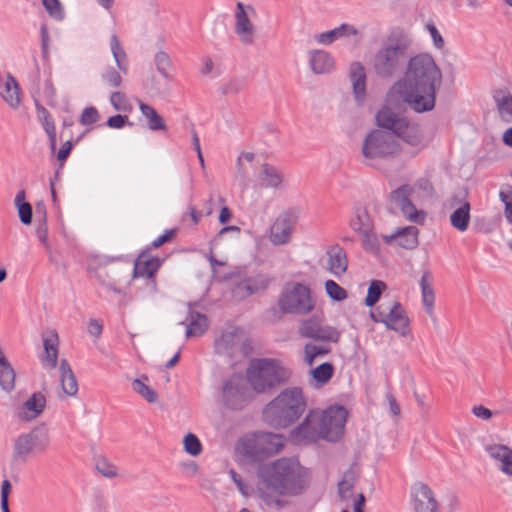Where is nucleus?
<instances>
[{"instance_id":"obj_10","label":"nucleus","mask_w":512,"mask_h":512,"mask_svg":"<svg viewBox=\"0 0 512 512\" xmlns=\"http://www.w3.org/2000/svg\"><path fill=\"white\" fill-rule=\"evenodd\" d=\"M284 437L272 432H260L243 445V453L252 461H263L278 453L284 446Z\"/></svg>"},{"instance_id":"obj_46","label":"nucleus","mask_w":512,"mask_h":512,"mask_svg":"<svg viewBox=\"0 0 512 512\" xmlns=\"http://www.w3.org/2000/svg\"><path fill=\"white\" fill-rule=\"evenodd\" d=\"M403 216L417 224H423L426 218V214L423 211H418L416 206L409 201L402 208H400Z\"/></svg>"},{"instance_id":"obj_23","label":"nucleus","mask_w":512,"mask_h":512,"mask_svg":"<svg viewBox=\"0 0 512 512\" xmlns=\"http://www.w3.org/2000/svg\"><path fill=\"white\" fill-rule=\"evenodd\" d=\"M485 450L493 460L499 462L498 469L512 477V448L504 444H489Z\"/></svg>"},{"instance_id":"obj_49","label":"nucleus","mask_w":512,"mask_h":512,"mask_svg":"<svg viewBox=\"0 0 512 512\" xmlns=\"http://www.w3.org/2000/svg\"><path fill=\"white\" fill-rule=\"evenodd\" d=\"M363 237L362 246L363 249L373 255L380 253V246L377 235L372 231L364 232L361 234Z\"/></svg>"},{"instance_id":"obj_53","label":"nucleus","mask_w":512,"mask_h":512,"mask_svg":"<svg viewBox=\"0 0 512 512\" xmlns=\"http://www.w3.org/2000/svg\"><path fill=\"white\" fill-rule=\"evenodd\" d=\"M499 198L505 205V217L512 224V186H507L506 190H501Z\"/></svg>"},{"instance_id":"obj_32","label":"nucleus","mask_w":512,"mask_h":512,"mask_svg":"<svg viewBox=\"0 0 512 512\" xmlns=\"http://www.w3.org/2000/svg\"><path fill=\"white\" fill-rule=\"evenodd\" d=\"M310 66L314 73H328L334 66L332 56L324 50H315L311 53Z\"/></svg>"},{"instance_id":"obj_30","label":"nucleus","mask_w":512,"mask_h":512,"mask_svg":"<svg viewBox=\"0 0 512 512\" xmlns=\"http://www.w3.org/2000/svg\"><path fill=\"white\" fill-rule=\"evenodd\" d=\"M350 228L359 234L369 232L374 229L373 221L367 209L363 206H357L354 208V215L349 222Z\"/></svg>"},{"instance_id":"obj_36","label":"nucleus","mask_w":512,"mask_h":512,"mask_svg":"<svg viewBox=\"0 0 512 512\" xmlns=\"http://www.w3.org/2000/svg\"><path fill=\"white\" fill-rule=\"evenodd\" d=\"M24 190L17 192L14 203L17 208L18 216L22 224L29 225L32 222L33 210L30 203L25 200Z\"/></svg>"},{"instance_id":"obj_27","label":"nucleus","mask_w":512,"mask_h":512,"mask_svg":"<svg viewBox=\"0 0 512 512\" xmlns=\"http://www.w3.org/2000/svg\"><path fill=\"white\" fill-rule=\"evenodd\" d=\"M350 79L356 100L363 102L366 93V73L360 62H353L351 64Z\"/></svg>"},{"instance_id":"obj_52","label":"nucleus","mask_w":512,"mask_h":512,"mask_svg":"<svg viewBox=\"0 0 512 512\" xmlns=\"http://www.w3.org/2000/svg\"><path fill=\"white\" fill-rule=\"evenodd\" d=\"M245 86V78H233L224 84L221 90L224 95L238 94L245 88Z\"/></svg>"},{"instance_id":"obj_47","label":"nucleus","mask_w":512,"mask_h":512,"mask_svg":"<svg viewBox=\"0 0 512 512\" xmlns=\"http://www.w3.org/2000/svg\"><path fill=\"white\" fill-rule=\"evenodd\" d=\"M184 451L191 456H198L202 452V444L199 438L193 434L188 433L183 439Z\"/></svg>"},{"instance_id":"obj_12","label":"nucleus","mask_w":512,"mask_h":512,"mask_svg":"<svg viewBox=\"0 0 512 512\" xmlns=\"http://www.w3.org/2000/svg\"><path fill=\"white\" fill-rule=\"evenodd\" d=\"M298 217V208L293 207L283 211L271 227L270 241L274 245H284L288 243Z\"/></svg>"},{"instance_id":"obj_51","label":"nucleus","mask_w":512,"mask_h":512,"mask_svg":"<svg viewBox=\"0 0 512 512\" xmlns=\"http://www.w3.org/2000/svg\"><path fill=\"white\" fill-rule=\"evenodd\" d=\"M95 467L104 477L112 478L117 475L116 467L105 457H99L96 460Z\"/></svg>"},{"instance_id":"obj_37","label":"nucleus","mask_w":512,"mask_h":512,"mask_svg":"<svg viewBox=\"0 0 512 512\" xmlns=\"http://www.w3.org/2000/svg\"><path fill=\"white\" fill-rule=\"evenodd\" d=\"M494 100L501 118L506 122L512 121V96L510 93L500 91L494 95Z\"/></svg>"},{"instance_id":"obj_39","label":"nucleus","mask_w":512,"mask_h":512,"mask_svg":"<svg viewBox=\"0 0 512 512\" xmlns=\"http://www.w3.org/2000/svg\"><path fill=\"white\" fill-rule=\"evenodd\" d=\"M110 46H111V51H112V54H113V57L115 59L118 69L122 73L127 74L128 67H129L127 56H126L125 51L123 50V48L120 45L117 35L113 34L111 36Z\"/></svg>"},{"instance_id":"obj_63","label":"nucleus","mask_w":512,"mask_h":512,"mask_svg":"<svg viewBox=\"0 0 512 512\" xmlns=\"http://www.w3.org/2000/svg\"><path fill=\"white\" fill-rule=\"evenodd\" d=\"M128 122V116L116 114L108 118L106 124L110 128L120 129Z\"/></svg>"},{"instance_id":"obj_34","label":"nucleus","mask_w":512,"mask_h":512,"mask_svg":"<svg viewBox=\"0 0 512 512\" xmlns=\"http://www.w3.org/2000/svg\"><path fill=\"white\" fill-rule=\"evenodd\" d=\"M188 324L186 329V336H200L202 335L208 328V318L206 315L196 312L189 311L188 315Z\"/></svg>"},{"instance_id":"obj_3","label":"nucleus","mask_w":512,"mask_h":512,"mask_svg":"<svg viewBox=\"0 0 512 512\" xmlns=\"http://www.w3.org/2000/svg\"><path fill=\"white\" fill-rule=\"evenodd\" d=\"M348 412L343 406H331L320 412L310 410L291 436L296 441L316 442L318 439L338 441L345 428Z\"/></svg>"},{"instance_id":"obj_15","label":"nucleus","mask_w":512,"mask_h":512,"mask_svg":"<svg viewBox=\"0 0 512 512\" xmlns=\"http://www.w3.org/2000/svg\"><path fill=\"white\" fill-rule=\"evenodd\" d=\"M467 190H461L459 193L454 194L450 199L451 207L458 206L450 215L451 225L460 232L468 229L470 222V203L466 200Z\"/></svg>"},{"instance_id":"obj_41","label":"nucleus","mask_w":512,"mask_h":512,"mask_svg":"<svg viewBox=\"0 0 512 512\" xmlns=\"http://www.w3.org/2000/svg\"><path fill=\"white\" fill-rule=\"evenodd\" d=\"M58 336L55 334V341L53 342L50 338H45L43 340V346L45 350V357L43 358V362L47 364L49 368H55L57 366L58 359Z\"/></svg>"},{"instance_id":"obj_18","label":"nucleus","mask_w":512,"mask_h":512,"mask_svg":"<svg viewBox=\"0 0 512 512\" xmlns=\"http://www.w3.org/2000/svg\"><path fill=\"white\" fill-rule=\"evenodd\" d=\"M384 324L387 329L394 330L403 337L410 334L409 318L399 302H394L392 307L386 308Z\"/></svg>"},{"instance_id":"obj_4","label":"nucleus","mask_w":512,"mask_h":512,"mask_svg":"<svg viewBox=\"0 0 512 512\" xmlns=\"http://www.w3.org/2000/svg\"><path fill=\"white\" fill-rule=\"evenodd\" d=\"M410 43L409 36L402 29H393L373 55L372 68L375 75L383 80H391L402 72Z\"/></svg>"},{"instance_id":"obj_33","label":"nucleus","mask_w":512,"mask_h":512,"mask_svg":"<svg viewBox=\"0 0 512 512\" xmlns=\"http://www.w3.org/2000/svg\"><path fill=\"white\" fill-rule=\"evenodd\" d=\"M405 118L398 117L390 108L383 107L376 114V123L380 128L386 129L385 131L395 133L400 122Z\"/></svg>"},{"instance_id":"obj_42","label":"nucleus","mask_w":512,"mask_h":512,"mask_svg":"<svg viewBox=\"0 0 512 512\" xmlns=\"http://www.w3.org/2000/svg\"><path fill=\"white\" fill-rule=\"evenodd\" d=\"M311 374L317 383L324 385L328 383L332 378L334 374V366L330 362H324L316 368L312 369Z\"/></svg>"},{"instance_id":"obj_21","label":"nucleus","mask_w":512,"mask_h":512,"mask_svg":"<svg viewBox=\"0 0 512 512\" xmlns=\"http://www.w3.org/2000/svg\"><path fill=\"white\" fill-rule=\"evenodd\" d=\"M161 265L162 260L160 258L152 256L148 251H143L135 259L133 277H147L148 279H152Z\"/></svg>"},{"instance_id":"obj_35","label":"nucleus","mask_w":512,"mask_h":512,"mask_svg":"<svg viewBox=\"0 0 512 512\" xmlns=\"http://www.w3.org/2000/svg\"><path fill=\"white\" fill-rule=\"evenodd\" d=\"M35 107H36V111H37V116H38L39 120L41 121L43 128L49 137L51 148H52V150H54L56 147V132H55L54 120L51 117L49 111L43 105H41L39 102L35 103Z\"/></svg>"},{"instance_id":"obj_57","label":"nucleus","mask_w":512,"mask_h":512,"mask_svg":"<svg viewBox=\"0 0 512 512\" xmlns=\"http://www.w3.org/2000/svg\"><path fill=\"white\" fill-rule=\"evenodd\" d=\"M99 117L100 116H99L98 110L95 107L90 106V107H86L82 111L79 121L82 125H85V126L92 125L99 120Z\"/></svg>"},{"instance_id":"obj_50","label":"nucleus","mask_w":512,"mask_h":512,"mask_svg":"<svg viewBox=\"0 0 512 512\" xmlns=\"http://www.w3.org/2000/svg\"><path fill=\"white\" fill-rule=\"evenodd\" d=\"M154 62L158 72L166 79L170 78L168 70L172 66L171 59L169 55L164 51H159L156 53Z\"/></svg>"},{"instance_id":"obj_7","label":"nucleus","mask_w":512,"mask_h":512,"mask_svg":"<svg viewBox=\"0 0 512 512\" xmlns=\"http://www.w3.org/2000/svg\"><path fill=\"white\" fill-rule=\"evenodd\" d=\"M290 376L288 369L272 359H260L248 371V381L257 393L267 392L287 382Z\"/></svg>"},{"instance_id":"obj_31","label":"nucleus","mask_w":512,"mask_h":512,"mask_svg":"<svg viewBox=\"0 0 512 512\" xmlns=\"http://www.w3.org/2000/svg\"><path fill=\"white\" fill-rule=\"evenodd\" d=\"M139 109L147 120V126L151 131H167V125L163 117L154 107L139 101Z\"/></svg>"},{"instance_id":"obj_48","label":"nucleus","mask_w":512,"mask_h":512,"mask_svg":"<svg viewBox=\"0 0 512 512\" xmlns=\"http://www.w3.org/2000/svg\"><path fill=\"white\" fill-rule=\"evenodd\" d=\"M325 291L333 301L341 302L347 298L346 290L334 280L325 282Z\"/></svg>"},{"instance_id":"obj_14","label":"nucleus","mask_w":512,"mask_h":512,"mask_svg":"<svg viewBox=\"0 0 512 512\" xmlns=\"http://www.w3.org/2000/svg\"><path fill=\"white\" fill-rule=\"evenodd\" d=\"M410 499L414 512H440L433 490L423 482L411 486Z\"/></svg>"},{"instance_id":"obj_9","label":"nucleus","mask_w":512,"mask_h":512,"mask_svg":"<svg viewBox=\"0 0 512 512\" xmlns=\"http://www.w3.org/2000/svg\"><path fill=\"white\" fill-rule=\"evenodd\" d=\"M50 444L48 429L45 424L33 427L26 433H22L13 443V460L26 462L29 455L36 449L45 451Z\"/></svg>"},{"instance_id":"obj_24","label":"nucleus","mask_w":512,"mask_h":512,"mask_svg":"<svg viewBox=\"0 0 512 512\" xmlns=\"http://www.w3.org/2000/svg\"><path fill=\"white\" fill-rule=\"evenodd\" d=\"M432 274L430 271L426 270L423 272L420 279V288H421V296L422 302L425 309L426 314L434 320V303H435V292L432 286Z\"/></svg>"},{"instance_id":"obj_26","label":"nucleus","mask_w":512,"mask_h":512,"mask_svg":"<svg viewBox=\"0 0 512 512\" xmlns=\"http://www.w3.org/2000/svg\"><path fill=\"white\" fill-rule=\"evenodd\" d=\"M327 254L329 271L335 276L344 274L348 267L347 255L344 249L335 244L328 250Z\"/></svg>"},{"instance_id":"obj_56","label":"nucleus","mask_w":512,"mask_h":512,"mask_svg":"<svg viewBox=\"0 0 512 512\" xmlns=\"http://www.w3.org/2000/svg\"><path fill=\"white\" fill-rule=\"evenodd\" d=\"M42 4L51 17L55 19L63 18V10L59 0H42Z\"/></svg>"},{"instance_id":"obj_59","label":"nucleus","mask_w":512,"mask_h":512,"mask_svg":"<svg viewBox=\"0 0 512 512\" xmlns=\"http://www.w3.org/2000/svg\"><path fill=\"white\" fill-rule=\"evenodd\" d=\"M87 331L90 336L98 339L103 331V322L99 319L91 318L88 322Z\"/></svg>"},{"instance_id":"obj_8","label":"nucleus","mask_w":512,"mask_h":512,"mask_svg":"<svg viewBox=\"0 0 512 512\" xmlns=\"http://www.w3.org/2000/svg\"><path fill=\"white\" fill-rule=\"evenodd\" d=\"M279 310L283 314L306 315L314 307L311 296V289L303 283H292L286 285L278 299Z\"/></svg>"},{"instance_id":"obj_38","label":"nucleus","mask_w":512,"mask_h":512,"mask_svg":"<svg viewBox=\"0 0 512 512\" xmlns=\"http://www.w3.org/2000/svg\"><path fill=\"white\" fill-rule=\"evenodd\" d=\"M261 175V179L265 187L276 189L283 181V175L281 172L276 167L268 163L263 164Z\"/></svg>"},{"instance_id":"obj_6","label":"nucleus","mask_w":512,"mask_h":512,"mask_svg":"<svg viewBox=\"0 0 512 512\" xmlns=\"http://www.w3.org/2000/svg\"><path fill=\"white\" fill-rule=\"evenodd\" d=\"M401 147L393 133L374 129L363 140L362 155L366 164L375 166L379 160H388L397 156Z\"/></svg>"},{"instance_id":"obj_28","label":"nucleus","mask_w":512,"mask_h":512,"mask_svg":"<svg viewBox=\"0 0 512 512\" xmlns=\"http://www.w3.org/2000/svg\"><path fill=\"white\" fill-rule=\"evenodd\" d=\"M60 383L63 392L67 396H76L78 393V382L69 362L66 359L60 361Z\"/></svg>"},{"instance_id":"obj_60","label":"nucleus","mask_w":512,"mask_h":512,"mask_svg":"<svg viewBox=\"0 0 512 512\" xmlns=\"http://www.w3.org/2000/svg\"><path fill=\"white\" fill-rule=\"evenodd\" d=\"M176 233H177V228L166 230L162 235H160L158 238H156L151 243V247L152 248H159V247H161L165 243L171 241L173 239V237L176 235Z\"/></svg>"},{"instance_id":"obj_19","label":"nucleus","mask_w":512,"mask_h":512,"mask_svg":"<svg viewBox=\"0 0 512 512\" xmlns=\"http://www.w3.org/2000/svg\"><path fill=\"white\" fill-rule=\"evenodd\" d=\"M419 229L416 226H406L397 228L390 235H382V239L386 244L395 242L399 247L406 250L415 249L418 244Z\"/></svg>"},{"instance_id":"obj_54","label":"nucleus","mask_w":512,"mask_h":512,"mask_svg":"<svg viewBox=\"0 0 512 512\" xmlns=\"http://www.w3.org/2000/svg\"><path fill=\"white\" fill-rule=\"evenodd\" d=\"M102 80L107 85H109L110 87H113V88L120 87V85L122 83V77H121L120 73L117 70H115L113 67L107 68L102 73Z\"/></svg>"},{"instance_id":"obj_17","label":"nucleus","mask_w":512,"mask_h":512,"mask_svg":"<svg viewBox=\"0 0 512 512\" xmlns=\"http://www.w3.org/2000/svg\"><path fill=\"white\" fill-rule=\"evenodd\" d=\"M393 135L395 139L400 138L406 144L417 148V152L427 146L421 127L416 123L409 122L406 118L400 122Z\"/></svg>"},{"instance_id":"obj_61","label":"nucleus","mask_w":512,"mask_h":512,"mask_svg":"<svg viewBox=\"0 0 512 512\" xmlns=\"http://www.w3.org/2000/svg\"><path fill=\"white\" fill-rule=\"evenodd\" d=\"M426 28L432 37L434 46L437 49H442L444 47L445 42H444L443 37L439 33L438 29L436 28V26L433 23H428L426 25Z\"/></svg>"},{"instance_id":"obj_1","label":"nucleus","mask_w":512,"mask_h":512,"mask_svg":"<svg viewBox=\"0 0 512 512\" xmlns=\"http://www.w3.org/2000/svg\"><path fill=\"white\" fill-rule=\"evenodd\" d=\"M442 72L434 58L422 53L411 57L402 80L398 82L408 106L417 113L433 110L436 90L441 85Z\"/></svg>"},{"instance_id":"obj_25","label":"nucleus","mask_w":512,"mask_h":512,"mask_svg":"<svg viewBox=\"0 0 512 512\" xmlns=\"http://www.w3.org/2000/svg\"><path fill=\"white\" fill-rule=\"evenodd\" d=\"M358 34V30L351 24L343 23L340 26L320 33L315 36L317 43L321 45H330L338 39H342L349 36H355Z\"/></svg>"},{"instance_id":"obj_40","label":"nucleus","mask_w":512,"mask_h":512,"mask_svg":"<svg viewBox=\"0 0 512 512\" xmlns=\"http://www.w3.org/2000/svg\"><path fill=\"white\" fill-rule=\"evenodd\" d=\"M143 380H148V377L143 375L141 378H137L132 382V388L135 392L141 395L147 402L155 403L158 400L157 392L146 385Z\"/></svg>"},{"instance_id":"obj_64","label":"nucleus","mask_w":512,"mask_h":512,"mask_svg":"<svg viewBox=\"0 0 512 512\" xmlns=\"http://www.w3.org/2000/svg\"><path fill=\"white\" fill-rule=\"evenodd\" d=\"M40 34H41V52H42V57L44 59H47L48 55H49V51H48L49 33H48L47 27L45 25L41 26Z\"/></svg>"},{"instance_id":"obj_16","label":"nucleus","mask_w":512,"mask_h":512,"mask_svg":"<svg viewBox=\"0 0 512 512\" xmlns=\"http://www.w3.org/2000/svg\"><path fill=\"white\" fill-rule=\"evenodd\" d=\"M272 279L266 274H256L247 277L234 285L233 295L245 299L261 290H265L271 284Z\"/></svg>"},{"instance_id":"obj_45","label":"nucleus","mask_w":512,"mask_h":512,"mask_svg":"<svg viewBox=\"0 0 512 512\" xmlns=\"http://www.w3.org/2000/svg\"><path fill=\"white\" fill-rule=\"evenodd\" d=\"M329 352V347L319 346L313 343H307L304 347L305 362L311 366L317 357L324 356Z\"/></svg>"},{"instance_id":"obj_29","label":"nucleus","mask_w":512,"mask_h":512,"mask_svg":"<svg viewBox=\"0 0 512 512\" xmlns=\"http://www.w3.org/2000/svg\"><path fill=\"white\" fill-rule=\"evenodd\" d=\"M238 328L231 327L224 330L215 340V350L221 355H232L234 347L237 344Z\"/></svg>"},{"instance_id":"obj_58","label":"nucleus","mask_w":512,"mask_h":512,"mask_svg":"<svg viewBox=\"0 0 512 512\" xmlns=\"http://www.w3.org/2000/svg\"><path fill=\"white\" fill-rule=\"evenodd\" d=\"M40 205H42L43 215H42L41 223L37 227L36 233L38 235L39 240L42 241L43 243H45L47 240L46 210H45L44 205L39 203V204H37V207H36L37 211H39Z\"/></svg>"},{"instance_id":"obj_44","label":"nucleus","mask_w":512,"mask_h":512,"mask_svg":"<svg viewBox=\"0 0 512 512\" xmlns=\"http://www.w3.org/2000/svg\"><path fill=\"white\" fill-rule=\"evenodd\" d=\"M412 192L413 188L410 185H401L390 193V200L395 203L396 206L402 208L406 203L411 201L410 196Z\"/></svg>"},{"instance_id":"obj_62","label":"nucleus","mask_w":512,"mask_h":512,"mask_svg":"<svg viewBox=\"0 0 512 512\" xmlns=\"http://www.w3.org/2000/svg\"><path fill=\"white\" fill-rule=\"evenodd\" d=\"M471 412L475 417L480 418L482 420H486V421L490 420L492 418V416L494 415V413L489 408H487L483 405L473 406L471 409Z\"/></svg>"},{"instance_id":"obj_43","label":"nucleus","mask_w":512,"mask_h":512,"mask_svg":"<svg viewBox=\"0 0 512 512\" xmlns=\"http://www.w3.org/2000/svg\"><path fill=\"white\" fill-rule=\"evenodd\" d=\"M386 289V284L380 280L371 281L367 295L365 298V305L373 307L380 299L382 292Z\"/></svg>"},{"instance_id":"obj_13","label":"nucleus","mask_w":512,"mask_h":512,"mask_svg":"<svg viewBox=\"0 0 512 512\" xmlns=\"http://www.w3.org/2000/svg\"><path fill=\"white\" fill-rule=\"evenodd\" d=\"M299 334L317 341L336 343L340 339V332L332 326H322L317 316L303 320L299 326Z\"/></svg>"},{"instance_id":"obj_2","label":"nucleus","mask_w":512,"mask_h":512,"mask_svg":"<svg viewBox=\"0 0 512 512\" xmlns=\"http://www.w3.org/2000/svg\"><path fill=\"white\" fill-rule=\"evenodd\" d=\"M258 492L261 499L268 502V495L262 487L272 490L279 496H299L310 484V472L297 459L280 458L262 465L258 470Z\"/></svg>"},{"instance_id":"obj_20","label":"nucleus","mask_w":512,"mask_h":512,"mask_svg":"<svg viewBox=\"0 0 512 512\" xmlns=\"http://www.w3.org/2000/svg\"><path fill=\"white\" fill-rule=\"evenodd\" d=\"M247 9L254 11L251 5ZM255 28L249 20L246 13V6L242 2H237L235 11V33L240 37L244 44L253 43Z\"/></svg>"},{"instance_id":"obj_55","label":"nucleus","mask_w":512,"mask_h":512,"mask_svg":"<svg viewBox=\"0 0 512 512\" xmlns=\"http://www.w3.org/2000/svg\"><path fill=\"white\" fill-rule=\"evenodd\" d=\"M110 103L117 111H127L128 110V100L124 93L120 91L112 92L110 96Z\"/></svg>"},{"instance_id":"obj_22","label":"nucleus","mask_w":512,"mask_h":512,"mask_svg":"<svg viewBox=\"0 0 512 512\" xmlns=\"http://www.w3.org/2000/svg\"><path fill=\"white\" fill-rule=\"evenodd\" d=\"M46 407V398L41 392H34L19 408L18 418L32 421L40 416Z\"/></svg>"},{"instance_id":"obj_11","label":"nucleus","mask_w":512,"mask_h":512,"mask_svg":"<svg viewBox=\"0 0 512 512\" xmlns=\"http://www.w3.org/2000/svg\"><path fill=\"white\" fill-rule=\"evenodd\" d=\"M224 405L231 410H241L249 402V391L241 376L233 375L224 382L222 388Z\"/></svg>"},{"instance_id":"obj_5","label":"nucleus","mask_w":512,"mask_h":512,"mask_svg":"<svg viewBox=\"0 0 512 512\" xmlns=\"http://www.w3.org/2000/svg\"><path fill=\"white\" fill-rule=\"evenodd\" d=\"M307 407V399L300 387L282 390L262 410L266 424L276 429H284L300 419Z\"/></svg>"}]
</instances>
